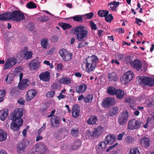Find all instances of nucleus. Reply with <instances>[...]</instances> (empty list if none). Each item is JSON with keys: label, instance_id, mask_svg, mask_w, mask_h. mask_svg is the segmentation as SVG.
<instances>
[{"label": "nucleus", "instance_id": "e2e57ef3", "mask_svg": "<svg viewBox=\"0 0 154 154\" xmlns=\"http://www.w3.org/2000/svg\"><path fill=\"white\" fill-rule=\"evenodd\" d=\"M18 88L17 87H14L12 88L10 91V94L11 96H13L17 91Z\"/></svg>", "mask_w": 154, "mask_h": 154}, {"label": "nucleus", "instance_id": "473e14b6", "mask_svg": "<svg viewBox=\"0 0 154 154\" xmlns=\"http://www.w3.org/2000/svg\"><path fill=\"white\" fill-rule=\"evenodd\" d=\"M117 89L113 87H109L107 89V93L110 95H115Z\"/></svg>", "mask_w": 154, "mask_h": 154}, {"label": "nucleus", "instance_id": "49530a36", "mask_svg": "<svg viewBox=\"0 0 154 154\" xmlns=\"http://www.w3.org/2000/svg\"><path fill=\"white\" fill-rule=\"evenodd\" d=\"M134 141V139L131 136H128L125 140V142L128 144H130Z\"/></svg>", "mask_w": 154, "mask_h": 154}, {"label": "nucleus", "instance_id": "b1692460", "mask_svg": "<svg viewBox=\"0 0 154 154\" xmlns=\"http://www.w3.org/2000/svg\"><path fill=\"white\" fill-rule=\"evenodd\" d=\"M29 68L33 70H36L40 66L39 63L37 60H34L30 61L29 63Z\"/></svg>", "mask_w": 154, "mask_h": 154}, {"label": "nucleus", "instance_id": "2f4dec72", "mask_svg": "<svg viewBox=\"0 0 154 154\" xmlns=\"http://www.w3.org/2000/svg\"><path fill=\"white\" fill-rule=\"evenodd\" d=\"M116 97L119 99H121L124 97V92L120 89H117L115 94Z\"/></svg>", "mask_w": 154, "mask_h": 154}, {"label": "nucleus", "instance_id": "1a4fd4ad", "mask_svg": "<svg viewBox=\"0 0 154 154\" xmlns=\"http://www.w3.org/2000/svg\"><path fill=\"white\" fill-rule=\"evenodd\" d=\"M133 76L131 71H129L126 72L120 79L122 84H126L128 83L132 79Z\"/></svg>", "mask_w": 154, "mask_h": 154}, {"label": "nucleus", "instance_id": "6e6552de", "mask_svg": "<svg viewBox=\"0 0 154 154\" xmlns=\"http://www.w3.org/2000/svg\"><path fill=\"white\" fill-rule=\"evenodd\" d=\"M142 124V122L135 119L130 120L128 122V128L130 130L137 129L139 128Z\"/></svg>", "mask_w": 154, "mask_h": 154}, {"label": "nucleus", "instance_id": "5fc2aeb1", "mask_svg": "<svg viewBox=\"0 0 154 154\" xmlns=\"http://www.w3.org/2000/svg\"><path fill=\"white\" fill-rule=\"evenodd\" d=\"M27 7L29 8L32 9L36 8V5L32 2H29L27 4Z\"/></svg>", "mask_w": 154, "mask_h": 154}, {"label": "nucleus", "instance_id": "0e129e2a", "mask_svg": "<svg viewBox=\"0 0 154 154\" xmlns=\"http://www.w3.org/2000/svg\"><path fill=\"white\" fill-rule=\"evenodd\" d=\"M100 145L102 147L103 149L104 150L106 148L107 144L105 142L102 141L99 143Z\"/></svg>", "mask_w": 154, "mask_h": 154}, {"label": "nucleus", "instance_id": "69168bd1", "mask_svg": "<svg viewBox=\"0 0 154 154\" xmlns=\"http://www.w3.org/2000/svg\"><path fill=\"white\" fill-rule=\"evenodd\" d=\"M23 56H22V54H17V59L19 61H22L23 58Z\"/></svg>", "mask_w": 154, "mask_h": 154}, {"label": "nucleus", "instance_id": "338daca9", "mask_svg": "<svg viewBox=\"0 0 154 154\" xmlns=\"http://www.w3.org/2000/svg\"><path fill=\"white\" fill-rule=\"evenodd\" d=\"M93 12H91L85 15V16H86V17L88 19H91L93 16Z\"/></svg>", "mask_w": 154, "mask_h": 154}, {"label": "nucleus", "instance_id": "bb28decb", "mask_svg": "<svg viewBox=\"0 0 154 154\" xmlns=\"http://www.w3.org/2000/svg\"><path fill=\"white\" fill-rule=\"evenodd\" d=\"M97 121V116L94 115L90 116L89 118L88 119L87 123L89 125H93L96 124Z\"/></svg>", "mask_w": 154, "mask_h": 154}, {"label": "nucleus", "instance_id": "79ce46f5", "mask_svg": "<svg viewBox=\"0 0 154 154\" xmlns=\"http://www.w3.org/2000/svg\"><path fill=\"white\" fill-rule=\"evenodd\" d=\"M75 21L81 22L83 20L82 17L81 15H77L71 17Z\"/></svg>", "mask_w": 154, "mask_h": 154}, {"label": "nucleus", "instance_id": "f704fd0d", "mask_svg": "<svg viewBox=\"0 0 154 154\" xmlns=\"http://www.w3.org/2000/svg\"><path fill=\"white\" fill-rule=\"evenodd\" d=\"M8 113V109H6L3 111L1 112V115L0 116L1 119L4 121L7 117Z\"/></svg>", "mask_w": 154, "mask_h": 154}, {"label": "nucleus", "instance_id": "39448f33", "mask_svg": "<svg viewBox=\"0 0 154 154\" xmlns=\"http://www.w3.org/2000/svg\"><path fill=\"white\" fill-rule=\"evenodd\" d=\"M129 117V113L127 110L123 111L120 113L118 118V122L119 125H123L127 122Z\"/></svg>", "mask_w": 154, "mask_h": 154}, {"label": "nucleus", "instance_id": "aec40b11", "mask_svg": "<svg viewBox=\"0 0 154 154\" xmlns=\"http://www.w3.org/2000/svg\"><path fill=\"white\" fill-rule=\"evenodd\" d=\"M116 139L115 135L108 134L105 137L104 141L107 144H111L115 142Z\"/></svg>", "mask_w": 154, "mask_h": 154}, {"label": "nucleus", "instance_id": "20e7f679", "mask_svg": "<svg viewBox=\"0 0 154 154\" xmlns=\"http://www.w3.org/2000/svg\"><path fill=\"white\" fill-rule=\"evenodd\" d=\"M10 19L17 22H20L25 19L23 13L20 11L15 10L10 12Z\"/></svg>", "mask_w": 154, "mask_h": 154}, {"label": "nucleus", "instance_id": "4c0bfd02", "mask_svg": "<svg viewBox=\"0 0 154 154\" xmlns=\"http://www.w3.org/2000/svg\"><path fill=\"white\" fill-rule=\"evenodd\" d=\"M23 57L26 60L31 59L32 57V53L31 51H26L23 54Z\"/></svg>", "mask_w": 154, "mask_h": 154}, {"label": "nucleus", "instance_id": "e433bc0d", "mask_svg": "<svg viewBox=\"0 0 154 154\" xmlns=\"http://www.w3.org/2000/svg\"><path fill=\"white\" fill-rule=\"evenodd\" d=\"M119 3L113 1V2L110 3V4L108 5L109 6H110V7L112 11H113L116 10V7L119 5Z\"/></svg>", "mask_w": 154, "mask_h": 154}, {"label": "nucleus", "instance_id": "393cba45", "mask_svg": "<svg viewBox=\"0 0 154 154\" xmlns=\"http://www.w3.org/2000/svg\"><path fill=\"white\" fill-rule=\"evenodd\" d=\"M107 78L110 82L116 81L118 78L117 74L114 72L108 74Z\"/></svg>", "mask_w": 154, "mask_h": 154}, {"label": "nucleus", "instance_id": "c03bdc74", "mask_svg": "<svg viewBox=\"0 0 154 154\" xmlns=\"http://www.w3.org/2000/svg\"><path fill=\"white\" fill-rule=\"evenodd\" d=\"M101 130L99 128H95L92 132L93 137H97L100 134Z\"/></svg>", "mask_w": 154, "mask_h": 154}, {"label": "nucleus", "instance_id": "864d4df0", "mask_svg": "<svg viewBox=\"0 0 154 154\" xmlns=\"http://www.w3.org/2000/svg\"><path fill=\"white\" fill-rule=\"evenodd\" d=\"M147 122L151 124H153L154 122V114H152L149 116Z\"/></svg>", "mask_w": 154, "mask_h": 154}, {"label": "nucleus", "instance_id": "c9c22d12", "mask_svg": "<svg viewBox=\"0 0 154 154\" xmlns=\"http://www.w3.org/2000/svg\"><path fill=\"white\" fill-rule=\"evenodd\" d=\"M14 77V75L11 73H9L7 75L5 81L7 83L10 84L13 81V78Z\"/></svg>", "mask_w": 154, "mask_h": 154}, {"label": "nucleus", "instance_id": "bf43d9fd", "mask_svg": "<svg viewBox=\"0 0 154 154\" xmlns=\"http://www.w3.org/2000/svg\"><path fill=\"white\" fill-rule=\"evenodd\" d=\"M6 91L5 90H0V102H2L3 100L2 98L5 95Z\"/></svg>", "mask_w": 154, "mask_h": 154}, {"label": "nucleus", "instance_id": "58836bf2", "mask_svg": "<svg viewBox=\"0 0 154 154\" xmlns=\"http://www.w3.org/2000/svg\"><path fill=\"white\" fill-rule=\"evenodd\" d=\"M79 129L77 128H72L71 132L72 136L74 137H76L79 135Z\"/></svg>", "mask_w": 154, "mask_h": 154}, {"label": "nucleus", "instance_id": "7c9ffc66", "mask_svg": "<svg viewBox=\"0 0 154 154\" xmlns=\"http://www.w3.org/2000/svg\"><path fill=\"white\" fill-rule=\"evenodd\" d=\"M81 144V141L79 140H76L74 141L73 145L71 146V149H76L79 148Z\"/></svg>", "mask_w": 154, "mask_h": 154}, {"label": "nucleus", "instance_id": "9b49d317", "mask_svg": "<svg viewBox=\"0 0 154 154\" xmlns=\"http://www.w3.org/2000/svg\"><path fill=\"white\" fill-rule=\"evenodd\" d=\"M29 144V141L27 140H23L22 142L19 143L17 146V152L20 153L23 152Z\"/></svg>", "mask_w": 154, "mask_h": 154}, {"label": "nucleus", "instance_id": "4be33fe9", "mask_svg": "<svg viewBox=\"0 0 154 154\" xmlns=\"http://www.w3.org/2000/svg\"><path fill=\"white\" fill-rule=\"evenodd\" d=\"M40 80L45 82L49 81L50 80V74L47 71L39 75Z\"/></svg>", "mask_w": 154, "mask_h": 154}, {"label": "nucleus", "instance_id": "72a5a7b5", "mask_svg": "<svg viewBox=\"0 0 154 154\" xmlns=\"http://www.w3.org/2000/svg\"><path fill=\"white\" fill-rule=\"evenodd\" d=\"M7 138L6 132L2 129H0V141H5Z\"/></svg>", "mask_w": 154, "mask_h": 154}, {"label": "nucleus", "instance_id": "5701e85b", "mask_svg": "<svg viewBox=\"0 0 154 154\" xmlns=\"http://www.w3.org/2000/svg\"><path fill=\"white\" fill-rule=\"evenodd\" d=\"M87 88V85L85 84L81 85L76 87L75 90L76 92L80 94L84 93Z\"/></svg>", "mask_w": 154, "mask_h": 154}, {"label": "nucleus", "instance_id": "4468645a", "mask_svg": "<svg viewBox=\"0 0 154 154\" xmlns=\"http://www.w3.org/2000/svg\"><path fill=\"white\" fill-rule=\"evenodd\" d=\"M17 60L15 57H10L5 63L4 65L5 69H7L11 67L17 63Z\"/></svg>", "mask_w": 154, "mask_h": 154}, {"label": "nucleus", "instance_id": "37998d69", "mask_svg": "<svg viewBox=\"0 0 154 154\" xmlns=\"http://www.w3.org/2000/svg\"><path fill=\"white\" fill-rule=\"evenodd\" d=\"M135 100L132 97H129L126 98L125 100V102L128 104H134Z\"/></svg>", "mask_w": 154, "mask_h": 154}, {"label": "nucleus", "instance_id": "a19ab883", "mask_svg": "<svg viewBox=\"0 0 154 154\" xmlns=\"http://www.w3.org/2000/svg\"><path fill=\"white\" fill-rule=\"evenodd\" d=\"M109 11L107 10H100L98 12V15L100 17H105L109 14Z\"/></svg>", "mask_w": 154, "mask_h": 154}, {"label": "nucleus", "instance_id": "ea45409f", "mask_svg": "<svg viewBox=\"0 0 154 154\" xmlns=\"http://www.w3.org/2000/svg\"><path fill=\"white\" fill-rule=\"evenodd\" d=\"M93 99V96L92 94H89L84 98V101L86 103H90L91 102Z\"/></svg>", "mask_w": 154, "mask_h": 154}, {"label": "nucleus", "instance_id": "423d86ee", "mask_svg": "<svg viewBox=\"0 0 154 154\" xmlns=\"http://www.w3.org/2000/svg\"><path fill=\"white\" fill-rule=\"evenodd\" d=\"M138 81L141 84H143L149 86L154 85V79L146 76H141L138 79Z\"/></svg>", "mask_w": 154, "mask_h": 154}, {"label": "nucleus", "instance_id": "a878e982", "mask_svg": "<svg viewBox=\"0 0 154 154\" xmlns=\"http://www.w3.org/2000/svg\"><path fill=\"white\" fill-rule=\"evenodd\" d=\"M68 130L66 128L63 127L59 130L58 134L61 139H63L64 137L65 136L68 134Z\"/></svg>", "mask_w": 154, "mask_h": 154}, {"label": "nucleus", "instance_id": "ddd939ff", "mask_svg": "<svg viewBox=\"0 0 154 154\" xmlns=\"http://www.w3.org/2000/svg\"><path fill=\"white\" fill-rule=\"evenodd\" d=\"M51 127L52 128H56L60 123V118L57 116H53L50 119Z\"/></svg>", "mask_w": 154, "mask_h": 154}, {"label": "nucleus", "instance_id": "f3484780", "mask_svg": "<svg viewBox=\"0 0 154 154\" xmlns=\"http://www.w3.org/2000/svg\"><path fill=\"white\" fill-rule=\"evenodd\" d=\"M131 65L133 68L137 71L140 70L142 67L141 62L137 60L132 61L131 63Z\"/></svg>", "mask_w": 154, "mask_h": 154}, {"label": "nucleus", "instance_id": "8fccbe9b", "mask_svg": "<svg viewBox=\"0 0 154 154\" xmlns=\"http://www.w3.org/2000/svg\"><path fill=\"white\" fill-rule=\"evenodd\" d=\"M128 154H140L139 150L137 148L131 149L129 151Z\"/></svg>", "mask_w": 154, "mask_h": 154}, {"label": "nucleus", "instance_id": "6ab92c4d", "mask_svg": "<svg viewBox=\"0 0 154 154\" xmlns=\"http://www.w3.org/2000/svg\"><path fill=\"white\" fill-rule=\"evenodd\" d=\"M119 112V108L117 106L112 107L107 113L109 116L113 117L117 115Z\"/></svg>", "mask_w": 154, "mask_h": 154}, {"label": "nucleus", "instance_id": "052dcab7", "mask_svg": "<svg viewBox=\"0 0 154 154\" xmlns=\"http://www.w3.org/2000/svg\"><path fill=\"white\" fill-rule=\"evenodd\" d=\"M48 20V16L45 15L38 18V20L41 22L46 21H47Z\"/></svg>", "mask_w": 154, "mask_h": 154}, {"label": "nucleus", "instance_id": "680f3d73", "mask_svg": "<svg viewBox=\"0 0 154 154\" xmlns=\"http://www.w3.org/2000/svg\"><path fill=\"white\" fill-rule=\"evenodd\" d=\"M55 94V91H51L46 93V96L49 97H52Z\"/></svg>", "mask_w": 154, "mask_h": 154}, {"label": "nucleus", "instance_id": "c85d7f7f", "mask_svg": "<svg viewBox=\"0 0 154 154\" xmlns=\"http://www.w3.org/2000/svg\"><path fill=\"white\" fill-rule=\"evenodd\" d=\"M10 20H11L10 12H6L0 14V20L4 21Z\"/></svg>", "mask_w": 154, "mask_h": 154}, {"label": "nucleus", "instance_id": "4d7b16f0", "mask_svg": "<svg viewBox=\"0 0 154 154\" xmlns=\"http://www.w3.org/2000/svg\"><path fill=\"white\" fill-rule=\"evenodd\" d=\"M96 150L97 152L98 153H102L104 150L102 147L100 145L99 143L96 147Z\"/></svg>", "mask_w": 154, "mask_h": 154}, {"label": "nucleus", "instance_id": "f03ea898", "mask_svg": "<svg viewBox=\"0 0 154 154\" xmlns=\"http://www.w3.org/2000/svg\"><path fill=\"white\" fill-rule=\"evenodd\" d=\"M72 30L73 31V34L76 36V39L78 41H82L86 37L88 33V29L84 26H77Z\"/></svg>", "mask_w": 154, "mask_h": 154}, {"label": "nucleus", "instance_id": "0eeeda50", "mask_svg": "<svg viewBox=\"0 0 154 154\" xmlns=\"http://www.w3.org/2000/svg\"><path fill=\"white\" fill-rule=\"evenodd\" d=\"M59 54L62 59L65 61L70 60L72 58V54L69 53L66 49L62 48L60 50Z\"/></svg>", "mask_w": 154, "mask_h": 154}, {"label": "nucleus", "instance_id": "09e8293b", "mask_svg": "<svg viewBox=\"0 0 154 154\" xmlns=\"http://www.w3.org/2000/svg\"><path fill=\"white\" fill-rule=\"evenodd\" d=\"M35 147H36V149L38 148H40V150L42 151H45L47 150L46 147L44 144L36 145L35 146Z\"/></svg>", "mask_w": 154, "mask_h": 154}, {"label": "nucleus", "instance_id": "c756f323", "mask_svg": "<svg viewBox=\"0 0 154 154\" xmlns=\"http://www.w3.org/2000/svg\"><path fill=\"white\" fill-rule=\"evenodd\" d=\"M59 83L65 85H69L71 83L70 78L67 77H63L58 80Z\"/></svg>", "mask_w": 154, "mask_h": 154}, {"label": "nucleus", "instance_id": "6e6d98bb", "mask_svg": "<svg viewBox=\"0 0 154 154\" xmlns=\"http://www.w3.org/2000/svg\"><path fill=\"white\" fill-rule=\"evenodd\" d=\"M79 41L82 42H81L79 43L78 44V48H79L83 47L85 46V45H86L88 44V42H86L85 41V40L84 39H83V40L82 41Z\"/></svg>", "mask_w": 154, "mask_h": 154}, {"label": "nucleus", "instance_id": "412c9836", "mask_svg": "<svg viewBox=\"0 0 154 154\" xmlns=\"http://www.w3.org/2000/svg\"><path fill=\"white\" fill-rule=\"evenodd\" d=\"M140 142L142 146L147 148L149 146L150 140L148 138L144 137L140 139Z\"/></svg>", "mask_w": 154, "mask_h": 154}, {"label": "nucleus", "instance_id": "774afa93", "mask_svg": "<svg viewBox=\"0 0 154 154\" xmlns=\"http://www.w3.org/2000/svg\"><path fill=\"white\" fill-rule=\"evenodd\" d=\"M17 102L20 104L23 105L24 104V103L25 102V101L23 100V98L21 97L18 99V100H17Z\"/></svg>", "mask_w": 154, "mask_h": 154}, {"label": "nucleus", "instance_id": "2eb2a0df", "mask_svg": "<svg viewBox=\"0 0 154 154\" xmlns=\"http://www.w3.org/2000/svg\"><path fill=\"white\" fill-rule=\"evenodd\" d=\"M30 84V81L28 79H24L20 81L18 85V88L20 89L23 90L26 88Z\"/></svg>", "mask_w": 154, "mask_h": 154}, {"label": "nucleus", "instance_id": "dca6fc26", "mask_svg": "<svg viewBox=\"0 0 154 154\" xmlns=\"http://www.w3.org/2000/svg\"><path fill=\"white\" fill-rule=\"evenodd\" d=\"M37 91L34 89H31L28 90L26 94V100L29 101L32 99L37 94Z\"/></svg>", "mask_w": 154, "mask_h": 154}, {"label": "nucleus", "instance_id": "13d9d810", "mask_svg": "<svg viewBox=\"0 0 154 154\" xmlns=\"http://www.w3.org/2000/svg\"><path fill=\"white\" fill-rule=\"evenodd\" d=\"M105 17V20L107 22H110L113 19V17L111 14H110L109 15H108L106 16Z\"/></svg>", "mask_w": 154, "mask_h": 154}, {"label": "nucleus", "instance_id": "f8f14e48", "mask_svg": "<svg viewBox=\"0 0 154 154\" xmlns=\"http://www.w3.org/2000/svg\"><path fill=\"white\" fill-rule=\"evenodd\" d=\"M18 121H13L11 122L10 128L14 132H17L19 130L20 128L22 125L23 122L20 120Z\"/></svg>", "mask_w": 154, "mask_h": 154}, {"label": "nucleus", "instance_id": "a211bd4d", "mask_svg": "<svg viewBox=\"0 0 154 154\" xmlns=\"http://www.w3.org/2000/svg\"><path fill=\"white\" fill-rule=\"evenodd\" d=\"M80 112V108L77 104L73 106L72 110V115L75 118H78Z\"/></svg>", "mask_w": 154, "mask_h": 154}, {"label": "nucleus", "instance_id": "a18cd8bd", "mask_svg": "<svg viewBox=\"0 0 154 154\" xmlns=\"http://www.w3.org/2000/svg\"><path fill=\"white\" fill-rule=\"evenodd\" d=\"M60 26L64 30L69 29L72 27L71 25L66 23H61Z\"/></svg>", "mask_w": 154, "mask_h": 154}, {"label": "nucleus", "instance_id": "de8ad7c7", "mask_svg": "<svg viewBox=\"0 0 154 154\" xmlns=\"http://www.w3.org/2000/svg\"><path fill=\"white\" fill-rule=\"evenodd\" d=\"M124 58L125 61L127 64H131V63L132 62L131 61L133 59L132 57L129 56H124Z\"/></svg>", "mask_w": 154, "mask_h": 154}, {"label": "nucleus", "instance_id": "9d476101", "mask_svg": "<svg viewBox=\"0 0 154 154\" xmlns=\"http://www.w3.org/2000/svg\"><path fill=\"white\" fill-rule=\"evenodd\" d=\"M115 100L114 98L109 97L103 100L102 106L104 108H108L115 105Z\"/></svg>", "mask_w": 154, "mask_h": 154}, {"label": "nucleus", "instance_id": "7ed1b4c3", "mask_svg": "<svg viewBox=\"0 0 154 154\" xmlns=\"http://www.w3.org/2000/svg\"><path fill=\"white\" fill-rule=\"evenodd\" d=\"M23 110L22 108H19L13 111L10 116L11 119L12 121H20L23 122V121L21 118L23 115Z\"/></svg>", "mask_w": 154, "mask_h": 154}, {"label": "nucleus", "instance_id": "cd10ccee", "mask_svg": "<svg viewBox=\"0 0 154 154\" xmlns=\"http://www.w3.org/2000/svg\"><path fill=\"white\" fill-rule=\"evenodd\" d=\"M118 144V143H116L109 147L106 150V152H110L109 154H118L117 149L113 150V149Z\"/></svg>", "mask_w": 154, "mask_h": 154}, {"label": "nucleus", "instance_id": "603ef678", "mask_svg": "<svg viewBox=\"0 0 154 154\" xmlns=\"http://www.w3.org/2000/svg\"><path fill=\"white\" fill-rule=\"evenodd\" d=\"M27 29L29 31H32L34 28V26L32 22H29L28 23L26 26Z\"/></svg>", "mask_w": 154, "mask_h": 154}, {"label": "nucleus", "instance_id": "3c124183", "mask_svg": "<svg viewBox=\"0 0 154 154\" xmlns=\"http://www.w3.org/2000/svg\"><path fill=\"white\" fill-rule=\"evenodd\" d=\"M42 46L44 48H48L49 46L47 44V41L45 39L42 40L41 41Z\"/></svg>", "mask_w": 154, "mask_h": 154}, {"label": "nucleus", "instance_id": "f257e3e1", "mask_svg": "<svg viewBox=\"0 0 154 154\" xmlns=\"http://www.w3.org/2000/svg\"><path fill=\"white\" fill-rule=\"evenodd\" d=\"M86 70L88 73L94 71L98 62V58L95 55L89 57L85 59Z\"/></svg>", "mask_w": 154, "mask_h": 154}]
</instances>
